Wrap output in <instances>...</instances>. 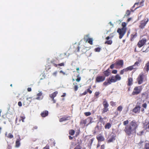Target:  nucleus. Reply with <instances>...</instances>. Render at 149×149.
<instances>
[{
  "mask_svg": "<svg viewBox=\"0 0 149 149\" xmlns=\"http://www.w3.org/2000/svg\"><path fill=\"white\" fill-rule=\"evenodd\" d=\"M129 121L128 120L125 121L123 122L124 125L126 126L124 131L128 136H130L134 133H135L136 129L138 127V124L135 120H133L128 125Z\"/></svg>",
  "mask_w": 149,
  "mask_h": 149,
  "instance_id": "nucleus-1",
  "label": "nucleus"
},
{
  "mask_svg": "<svg viewBox=\"0 0 149 149\" xmlns=\"http://www.w3.org/2000/svg\"><path fill=\"white\" fill-rule=\"evenodd\" d=\"M121 79V77L118 74H117L115 76H112L109 78L107 81H104L103 84V86H106L107 85L111 84L112 83H114Z\"/></svg>",
  "mask_w": 149,
  "mask_h": 149,
  "instance_id": "nucleus-2",
  "label": "nucleus"
},
{
  "mask_svg": "<svg viewBox=\"0 0 149 149\" xmlns=\"http://www.w3.org/2000/svg\"><path fill=\"white\" fill-rule=\"evenodd\" d=\"M103 108L102 109V114H103L109 111V104L107 101L105 99L102 103Z\"/></svg>",
  "mask_w": 149,
  "mask_h": 149,
  "instance_id": "nucleus-3",
  "label": "nucleus"
},
{
  "mask_svg": "<svg viewBox=\"0 0 149 149\" xmlns=\"http://www.w3.org/2000/svg\"><path fill=\"white\" fill-rule=\"evenodd\" d=\"M142 89L143 88L142 86H136L135 87L132 93V95H134L139 94L141 92Z\"/></svg>",
  "mask_w": 149,
  "mask_h": 149,
  "instance_id": "nucleus-4",
  "label": "nucleus"
},
{
  "mask_svg": "<svg viewBox=\"0 0 149 149\" xmlns=\"http://www.w3.org/2000/svg\"><path fill=\"white\" fill-rule=\"evenodd\" d=\"M146 77V75L143 73H141L140 74L137 78V81L138 84H142Z\"/></svg>",
  "mask_w": 149,
  "mask_h": 149,
  "instance_id": "nucleus-5",
  "label": "nucleus"
},
{
  "mask_svg": "<svg viewBox=\"0 0 149 149\" xmlns=\"http://www.w3.org/2000/svg\"><path fill=\"white\" fill-rule=\"evenodd\" d=\"M149 19L148 18H144L143 20L141 21L140 25L139 26V28L141 29H144Z\"/></svg>",
  "mask_w": 149,
  "mask_h": 149,
  "instance_id": "nucleus-6",
  "label": "nucleus"
},
{
  "mask_svg": "<svg viewBox=\"0 0 149 149\" xmlns=\"http://www.w3.org/2000/svg\"><path fill=\"white\" fill-rule=\"evenodd\" d=\"M105 79V77L104 75H98L95 79V83H100L104 81Z\"/></svg>",
  "mask_w": 149,
  "mask_h": 149,
  "instance_id": "nucleus-7",
  "label": "nucleus"
},
{
  "mask_svg": "<svg viewBox=\"0 0 149 149\" xmlns=\"http://www.w3.org/2000/svg\"><path fill=\"white\" fill-rule=\"evenodd\" d=\"M126 31V30L124 29L123 28H118V29L117 32L119 35V38L120 39L122 38L125 33Z\"/></svg>",
  "mask_w": 149,
  "mask_h": 149,
  "instance_id": "nucleus-8",
  "label": "nucleus"
},
{
  "mask_svg": "<svg viewBox=\"0 0 149 149\" xmlns=\"http://www.w3.org/2000/svg\"><path fill=\"white\" fill-rule=\"evenodd\" d=\"M146 42L147 39L146 38H143L139 41L137 45L139 48H141L145 44Z\"/></svg>",
  "mask_w": 149,
  "mask_h": 149,
  "instance_id": "nucleus-9",
  "label": "nucleus"
},
{
  "mask_svg": "<svg viewBox=\"0 0 149 149\" xmlns=\"http://www.w3.org/2000/svg\"><path fill=\"white\" fill-rule=\"evenodd\" d=\"M89 35H86L84 37V39L85 41H88V43L90 45H93V40L92 38H89Z\"/></svg>",
  "mask_w": 149,
  "mask_h": 149,
  "instance_id": "nucleus-10",
  "label": "nucleus"
},
{
  "mask_svg": "<svg viewBox=\"0 0 149 149\" xmlns=\"http://www.w3.org/2000/svg\"><path fill=\"white\" fill-rule=\"evenodd\" d=\"M113 36H108L105 39L107 40L104 43L105 44H107L109 45H111L112 43V40H108L110 38H112L113 37Z\"/></svg>",
  "mask_w": 149,
  "mask_h": 149,
  "instance_id": "nucleus-11",
  "label": "nucleus"
},
{
  "mask_svg": "<svg viewBox=\"0 0 149 149\" xmlns=\"http://www.w3.org/2000/svg\"><path fill=\"white\" fill-rule=\"evenodd\" d=\"M71 118V117L70 116H65L59 119L60 122H62L64 121L69 120Z\"/></svg>",
  "mask_w": 149,
  "mask_h": 149,
  "instance_id": "nucleus-12",
  "label": "nucleus"
},
{
  "mask_svg": "<svg viewBox=\"0 0 149 149\" xmlns=\"http://www.w3.org/2000/svg\"><path fill=\"white\" fill-rule=\"evenodd\" d=\"M96 138L98 142L103 141L104 140V136L100 134L97 136Z\"/></svg>",
  "mask_w": 149,
  "mask_h": 149,
  "instance_id": "nucleus-13",
  "label": "nucleus"
},
{
  "mask_svg": "<svg viewBox=\"0 0 149 149\" xmlns=\"http://www.w3.org/2000/svg\"><path fill=\"white\" fill-rule=\"evenodd\" d=\"M117 65L120 66L121 67L123 65V60H120L116 62L115 63Z\"/></svg>",
  "mask_w": 149,
  "mask_h": 149,
  "instance_id": "nucleus-14",
  "label": "nucleus"
},
{
  "mask_svg": "<svg viewBox=\"0 0 149 149\" xmlns=\"http://www.w3.org/2000/svg\"><path fill=\"white\" fill-rule=\"evenodd\" d=\"M137 34L136 32L133 33L130 36V40L132 41L134 40V39L137 36Z\"/></svg>",
  "mask_w": 149,
  "mask_h": 149,
  "instance_id": "nucleus-15",
  "label": "nucleus"
},
{
  "mask_svg": "<svg viewBox=\"0 0 149 149\" xmlns=\"http://www.w3.org/2000/svg\"><path fill=\"white\" fill-rule=\"evenodd\" d=\"M140 107L136 106L133 109V112L136 113H139L140 112Z\"/></svg>",
  "mask_w": 149,
  "mask_h": 149,
  "instance_id": "nucleus-16",
  "label": "nucleus"
},
{
  "mask_svg": "<svg viewBox=\"0 0 149 149\" xmlns=\"http://www.w3.org/2000/svg\"><path fill=\"white\" fill-rule=\"evenodd\" d=\"M37 95V97L36 98V100H41L43 98V96L42 95V92H40Z\"/></svg>",
  "mask_w": 149,
  "mask_h": 149,
  "instance_id": "nucleus-17",
  "label": "nucleus"
},
{
  "mask_svg": "<svg viewBox=\"0 0 149 149\" xmlns=\"http://www.w3.org/2000/svg\"><path fill=\"white\" fill-rule=\"evenodd\" d=\"M115 137L116 136L115 135H112L110 137H109V139L107 141L108 143L113 142L115 140Z\"/></svg>",
  "mask_w": 149,
  "mask_h": 149,
  "instance_id": "nucleus-18",
  "label": "nucleus"
},
{
  "mask_svg": "<svg viewBox=\"0 0 149 149\" xmlns=\"http://www.w3.org/2000/svg\"><path fill=\"white\" fill-rule=\"evenodd\" d=\"M148 93L146 92L142 93L141 94V97L142 98H145V99H148Z\"/></svg>",
  "mask_w": 149,
  "mask_h": 149,
  "instance_id": "nucleus-19",
  "label": "nucleus"
},
{
  "mask_svg": "<svg viewBox=\"0 0 149 149\" xmlns=\"http://www.w3.org/2000/svg\"><path fill=\"white\" fill-rule=\"evenodd\" d=\"M48 115V111H47L45 110L42 112L41 113V116L42 117H45L47 116Z\"/></svg>",
  "mask_w": 149,
  "mask_h": 149,
  "instance_id": "nucleus-20",
  "label": "nucleus"
},
{
  "mask_svg": "<svg viewBox=\"0 0 149 149\" xmlns=\"http://www.w3.org/2000/svg\"><path fill=\"white\" fill-rule=\"evenodd\" d=\"M104 76L105 77L108 76L110 74V72L109 68L107 70L104 71L103 72Z\"/></svg>",
  "mask_w": 149,
  "mask_h": 149,
  "instance_id": "nucleus-21",
  "label": "nucleus"
},
{
  "mask_svg": "<svg viewBox=\"0 0 149 149\" xmlns=\"http://www.w3.org/2000/svg\"><path fill=\"white\" fill-rule=\"evenodd\" d=\"M58 93V92L57 91H55L52 94H50L49 96L51 99H53V98H54L56 96Z\"/></svg>",
  "mask_w": 149,
  "mask_h": 149,
  "instance_id": "nucleus-22",
  "label": "nucleus"
},
{
  "mask_svg": "<svg viewBox=\"0 0 149 149\" xmlns=\"http://www.w3.org/2000/svg\"><path fill=\"white\" fill-rule=\"evenodd\" d=\"M51 63L55 67H57L58 65L60 66H64L65 65L64 63H59L57 65L54 63V61H52L51 62Z\"/></svg>",
  "mask_w": 149,
  "mask_h": 149,
  "instance_id": "nucleus-23",
  "label": "nucleus"
},
{
  "mask_svg": "<svg viewBox=\"0 0 149 149\" xmlns=\"http://www.w3.org/2000/svg\"><path fill=\"white\" fill-rule=\"evenodd\" d=\"M142 62V60L141 59H139L138 61L136 62L134 65H133L134 67V66H138L140 65L141 62Z\"/></svg>",
  "mask_w": 149,
  "mask_h": 149,
  "instance_id": "nucleus-24",
  "label": "nucleus"
},
{
  "mask_svg": "<svg viewBox=\"0 0 149 149\" xmlns=\"http://www.w3.org/2000/svg\"><path fill=\"white\" fill-rule=\"evenodd\" d=\"M133 79L132 78H128V79L127 85L128 86H131L132 84Z\"/></svg>",
  "mask_w": 149,
  "mask_h": 149,
  "instance_id": "nucleus-25",
  "label": "nucleus"
},
{
  "mask_svg": "<svg viewBox=\"0 0 149 149\" xmlns=\"http://www.w3.org/2000/svg\"><path fill=\"white\" fill-rule=\"evenodd\" d=\"M20 139H17L15 142V147L16 148H18L19 147L20 143Z\"/></svg>",
  "mask_w": 149,
  "mask_h": 149,
  "instance_id": "nucleus-26",
  "label": "nucleus"
},
{
  "mask_svg": "<svg viewBox=\"0 0 149 149\" xmlns=\"http://www.w3.org/2000/svg\"><path fill=\"white\" fill-rule=\"evenodd\" d=\"M73 84L74 85L73 87L74 89V91H76L78 90V88L77 84V83L75 82L73 83Z\"/></svg>",
  "mask_w": 149,
  "mask_h": 149,
  "instance_id": "nucleus-27",
  "label": "nucleus"
},
{
  "mask_svg": "<svg viewBox=\"0 0 149 149\" xmlns=\"http://www.w3.org/2000/svg\"><path fill=\"white\" fill-rule=\"evenodd\" d=\"M66 54L63 53L59 55L60 59H62L66 57Z\"/></svg>",
  "mask_w": 149,
  "mask_h": 149,
  "instance_id": "nucleus-28",
  "label": "nucleus"
},
{
  "mask_svg": "<svg viewBox=\"0 0 149 149\" xmlns=\"http://www.w3.org/2000/svg\"><path fill=\"white\" fill-rule=\"evenodd\" d=\"M111 124L109 123H107L105 125L104 128L106 129H109L111 127Z\"/></svg>",
  "mask_w": 149,
  "mask_h": 149,
  "instance_id": "nucleus-29",
  "label": "nucleus"
},
{
  "mask_svg": "<svg viewBox=\"0 0 149 149\" xmlns=\"http://www.w3.org/2000/svg\"><path fill=\"white\" fill-rule=\"evenodd\" d=\"M128 71H131L134 69H136V68H134L133 65L128 67L127 68Z\"/></svg>",
  "mask_w": 149,
  "mask_h": 149,
  "instance_id": "nucleus-30",
  "label": "nucleus"
},
{
  "mask_svg": "<svg viewBox=\"0 0 149 149\" xmlns=\"http://www.w3.org/2000/svg\"><path fill=\"white\" fill-rule=\"evenodd\" d=\"M78 144L73 149H81L82 146L79 143V142H78Z\"/></svg>",
  "mask_w": 149,
  "mask_h": 149,
  "instance_id": "nucleus-31",
  "label": "nucleus"
},
{
  "mask_svg": "<svg viewBox=\"0 0 149 149\" xmlns=\"http://www.w3.org/2000/svg\"><path fill=\"white\" fill-rule=\"evenodd\" d=\"M146 71L148 72L149 70V61L146 64V66L145 67Z\"/></svg>",
  "mask_w": 149,
  "mask_h": 149,
  "instance_id": "nucleus-32",
  "label": "nucleus"
},
{
  "mask_svg": "<svg viewBox=\"0 0 149 149\" xmlns=\"http://www.w3.org/2000/svg\"><path fill=\"white\" fill-rule=\"evenodd\" d=\"M25 118V117L24 116H21L19 117V121H22V122H24V120Z\"/></svg>",
  "mask_w": 149,
  "mask_h": 149,
  "instance_id": "nucleus-33",
  "label": "nucleus"
},
{
  "mask_svg": "<svg viewBox=\"0 0 149 149\" xmlns=\"http://www.w3.org/2000/svg\"><path fill=\"white\" fill-rule=\"evenodd\" d=\"M126 25L127 24L125 22H123L122 24V28H123L124 29L127 30V28H126Z\"/></svg>",
  "mask_w": 149,
  "mask_h": 149,
  "instance_id": "nucleus-34",
  "label": "nucleus"
},
{
  "mask_svg": "<svg viewBox=\"0 0 149 149\" xmlns=\"http://www.w3.org/2000/svg\"><path fill=\"white\" fill-rule=\"evenodd\" d=\"M75 131L73 130H70L69 131V134L70 135L73 136L74 135Z\"/></svg>",
  "mask_w": 149,
  "mask_h": 149,
  "instance_id": "nucleus-35",
  "label": "nucleus"
},
{
  "mask_svg": "<svg viewBox=\"0 0 149 149\" xmlns=\"http://www.w3.org/2000/svg\"><path fill=\"white\" fill-rule=\"evenodd\" d=\"M77 79H76V81L77 82H79L81 80V77L79 76V74L77 76Z\"/></svg>",
  "mask_w": 149,
  "mask_h": 149,
  "instance_id": "nucleus-36",
  "label": "nucleus"
},
{
  "mask_svg": "<svg viewBox=\"0 0 149 149\" xmlns=\"http://www.w3.org/2000/svg\"><path fill=\"white\" fill-rule=\"evenodd\" d=\"M130 13L131 12L129 10H127L125 15V16H128L130 14Z\"/></svg>",
  "mask_w": 149,
  "mask_h": 149,
  "instance_id": "nucleus-37",
  "label": "nucleus"
},
{
  "mask_svg": "<svg viewBox=\"0 0 149 149\" xmlns=\"http://www.w3.org/2000/svg\"><path fill=\"white\" fill-rule=\"evenodd\" d=\"M91 88V86H89L88 88L87 89V93H89L90 94H91L92 93V91L90 90V89Z\"/></svg>",
  "mask_w": 149,
  "mask_h": 149,
  "instance_id": "nucleus-38",
  "label": "nucleus"
},
{
  "mask_svg": "<svg viewBox=\"0 0 149 149\" xmlns=\"http://www.w3.org/2000/svg\"><path fill=\"white\" fill-rule=\"evenodd\" d=\"M144 149H149V143H146L145 144Z\"/></svg>",
  "mask_w": 149,
  "mask_h": 149,
  "instance_id": "nucleus-39",
  "label": "nucleus"
},
{
  "mask_svg": "<svg viewBox=\"0 0 149 149\" xmlns=\"http://www.w3.org/2000/svg\"><path fill=\"white\" fill-rule=\"evenodd\" d=\"M123 109V107L121 106H120L117 108V110L120 112Z\"/></svg>",
  "mask_w": 149,
  "mask_h": 149,
  "instance_id": "nucleus-40",
  "label": "nucleus"
},
{
  "mask_svg": "<svg viewBox=\"0 0 149 149\" xmlns=\"http://www.w3.org/2000/svg\"><path fill=\"white\" fill-rule=\"evenodd\" d=\"M7 137L8 138H10V139H12L13 138V136L11 133H9V134H8V135L7 136Z\"/></svg>",
  "mask_w": 149,
  "mask_h": 149,
  "instance_id": "nucleus-41",
  "label": "nucleus"
},
{
  "mask_svg": "<svg viewBox=\"0 0 149 149\" xmlns=\"http://www.w3.org/2000/svg\"><path fill=\"white\" fill-rule=\"evenodd\" d=\"M84 113L85 115L86 116H89L91 114V113L90 112H86Z\"/></svg>",
  "mask_w": 149,
  "mask_h": 149,
  "instance_id": "nucleus-42",
  "label": "nucleus"
},
{
  "mask_svg": "<svg viewBox=\"0 0 149 149\" xmlns=\"http://www.w3.org/2000/svg\"><path fill=\"white\" fill-rule=\"evenodd\" d=\"M101 48L99 47L96 48L95 49V51L96 52H100L101 50Z\"/></svg>",
  "mask_w": 149,
  "mask_h": 149,
  "instance_id": "nucleus-43",
  "label": "nucleus"
},
{
  "mask_svg": "<svg viewBox=\"0 0 149 149\" xmlns=\"http://www.w3.org/2000/svg\"><path fill=\"white\" fill-rule=\"evenodd\" d=\"M111 105L112 106H114L116 105V102H113V101H111L110 102Z\"/></svg>",
  "mask_w": 149,
  "mask_h": 149,
  "instance_id": "nucleus-44",
  "label": "nucleus"
},
{
  "mask_svg": "<svg viewBox=\"0 0 149 149\" xmlns=\"http://www.w3.org/2000/svg\"><path fill=\"white\" fill-rule=\"evenodd\" d=\"M143 133H144L143 131H142L141 132H139L137 134L138 135L141 136L143 134Z\"/></svg>",
  "mask_w": 149,
  "mask_h": 149,
  "instance_id": "nucleus-45",
  "label": "nucleus"
},
{
  "mask_svg": "<svg viewBox=\"0 0 149 149\" xmlns=\"http://www.w3.org/2000/svg\"><path fill=\"white\" fill-rule=\"evenodd\" d=\"M100 93L99 92H96L95 93V96L97 97L100 94Z\"/></svg>",
  "mask_w": 149,
  "mask_h": 149,
  "instance_id": "nucleus-46",
  "label": "nucleus"
},
{
  "mask_svg": "<svg viewBox=\"0 0 149 149\" xmlns=\"http://www.w3.org/2000/svg\"><path fill=\"white\" fill-rule=\"evenodd\" d=\"M147 104L146 103H144L142 105V106L143 108L146 109L147 107Z\"/></svg>",
  "mask_w": 149,
  "mask_h": 149,
  "instance_id": "nucleus-47",
  "label": "nucleus"
},
{
  "mask_svg": "<svg viewBox=\"0 0 149 149\" xmlns=\"http://www.w3.org/2000/svg\"><path fill=\"white\" fill-rule=\"evenodd\" d=\"M117 72V70H113L112 71V73L114 74H116Z\"/></svg>",
  "mask_w": 149,
  "mask_h": 149,
  "instance_id": "nucleus-48",
  "label": "nucleus"
},
{
  "mask_svg": "<svg viewBox=\"0 0 149 149\" xmlns=\"http://www.w3.org/2000/svg\"><path fill=\"white\" fill-rule=\"evenodd\" d=\"M31 98L32 97H30L27 98V100L29 101V103H30L31 102Z\"/></svg>",
  "mask_w": 149,
  "mask_h": 149,
  "instance_id": "nucleus-49",
  "label": "nucleus"
},
{
  "mask_svg": "<svg viewBox=\"0 0 149 149\" xmlns=\"http://www.w3.org/2000/svg\"><path fill=\"white\" fill-rule=\"evenodd\" d=\"M44 149H49V146L48 145H47L45 147L43 148Z\"/></svg>",
  "mask_w": 149,
  "mask_h": 149,
  "instance_id": "nucleus-50",
  "label": "nucleus"
},
{
  "mask_svg": "<svg viewBox=\"0 0 149 149\" xmlns=\"http://www.w3.org/2000/svg\"><path fill=\"white\" fill-rule=\"evenodd\" d=\"M124 70H123V69L120 70V74L122 75L124 74Z\"/></svg>",
  "mask_w": 149,
  "mask_h": 149,
  "instance_id": "nucleus-51",
  "label": "nucleus"
},
{
  "mask_svg": "<svg viewBox=\"0 0 149 149\" xmlns=\"http://www.w3.org/2000/svg\"><path fill=\"white\" fill-rule=\"evenodd\" d=\"M115 64H111L110 67V68L111 69H113L114 68V65Z\"/></svg>",
  "mask_w": 149,
  "mask_h": 149,
  "instance_id": "nucleus-52",
  "label": "nucleus"
},
{
  "mask_svg": "<svg viewBox=\"0 0 149 149\" xmlns=\"http://www.w3.org/2000/svg\"><path fill=\"white\" fill-rule=\"evenodd\" d=\"M79 49H80V47L79 46H78L77 47V48L76 49L75 51H76L77 52H79Z\"/></svg>",
  "mask_w": 149,
  "mask_h": 149,
  "instance_id": "nucleus-53",
  "label": "nucleus"
},
{
  "mask_svg": "<svg viewBox=\"0 0 149 149\" xmlns=\"http://www.w3.org/2000/svg\"><path fill=\"white\" fill-rule=\"evenodd\" d=\"M18 105L19 107H21L22 106V103L21 102L19 101L18 102Z\"/></svg>",
  "mask_w": 149,
  "mask_h": 149,
  "instance_id": "nucleus-54",
  "label": "nucleus"
},
{
  "mask_svg": "<svg viewBox=\"0 0 149 149\" xmlns=\"http://www.w3.org/2000/svg\"><path fill=\"white\" fill-rule=\"evenodd\" d=\"M87 93V91H85L83 93H82V94H81V95H86V94Z\"/></svg>",
  "mask_w": 149,
  "mask_h": 149,
  "instance_id": "nucleus-55",
  "label": "nucleus"
},
{
  "mask_svg": "<svg viewBox=\"0 0 149 149\" xmlns=\"http://www.w3.org/2000/svg\"><path fill=\"white\" fill-rule=\"evenodd\" d=\"M139 2H137V3H135L134 5L132 6V8H134L135 7V5H138L139 4Z\"/></svg>",
  "mask_w": 149,
  "mask_h": 149,
  "instance_id": "nucleus-56",
  "label": "nucleus"
},
{
  "mask_svg": "<svg viewBox=\"0 0 149 149\" xmlns=\"http://www.w3.org/2000/svg\"><path fill=\"white\" fill-rule=\"evenodd\" d=\"M12 149V147L10 145H8L7 149Z\"/></svg>",
  "mask_w": 149,
  "mask_h": 149,
  "instance_id": "nucleus-57",
  "label": "nucleus"
},
{
  "mask_svg": "<svg viewBox=\"0 0 149 149\" xmlns=\"http://www.w3.org/2000/svg\"><path fill=\"white\" fill-rule=\"evenodd\" d=\"M38 128V127L37 126H35L33 128V130H35L37 129Z\"/></svg>",
  "mask_w": 149,
  "mask_h": 149,
  "instance_id": "nucleus-58",
  "label": "nucleus"
},
{
  "mask_svg": "<svg viewBox=\"0 0 149 149\" xmlns=\"http://www.w3.org/2000/svg\"><path fill=\"white\" fill-rule=\"evenodd\" d=\"M27 91L28 92H30L31 91V88H27Z\"/></svg>",
  "mask_w": 149,
  "mask_h": 149,
  "instance_id": "nucleus-59",
  "label": "nucleus"
},
{
  "mask_svg": "<svg viewBox=\"0 0 149 149\" xmlns=\"http://www.w3.org/2000/svg\"><path fill=\"white\" fill-rule=\"evenodd\" d=\"M123 70H124V72H127L128 71L127 68H124V69H123Z\"/></svg>",
  "mask_w": 149,
  "mask_h": 149,
  "instance_id": "nucleus-60",
  "label": "nucleus"
},
{
  "mask_svg": "<svg viewBox=\"0 0 149 149\" xmlns=\"http://www.w3.org/2000/svg\"><path fill=\"white\" fill-rule=\"evenodd\" d=\"M57 72L56 71V72H54L53 73V75H54L55 76H56V74H57Z\"/></svg>",
  "mask_w": 149,
  "mask_h": 149,
  "instance_id": "nucleus-61",
  "label": "nucleus"
},
{
  "mask_svg": "<svg viewBox=\"0 0 149 149\" xmlns=\"http://www.w3.org/2000/svg\"><path fill=\"white\" fill-rule=\"evenodd\" d=\"M60 73H61L62 74H63V75H65V72H63V71H62V70H61L60 71Z\"/></svg>",
  "mask_w": 149,
  "mask_h": 149,
  "instance_id": "nucleus-62",
  "label": "nucleus"
},
{
  "mask_svg": "<svg viewBox=\"0 0 149 149\" xmlns=\"http://www.w3.org/2000/svg\"><path fill=\"white\" fill-rule=\"evenodd\" d=\"M66 94L65 93H63V94L61 95V97H65L66 96Z\"/></svg>",
  "mask_w": 149,
  "mask_h": 149,
  "instance_id": "nucleus-63",
  "label": "nucleus"
},
{
  "mask_svg": "<svg viewBox=\"0 0 149 149\" xmlns=\"http://www.w3.org/2000/svg\"><path fill=\"white\" fill-rule=\"evenodd\" d=\"M79 132H80L79 131H78L76 132V134L75 136L76 137L77 136L79 135Z\"/></svg>",
  "mask_w": 149,
  "mask_h": 149,
  "instance_id": "nucleus-64",
  "label": "nucleus"
}]
</instances>
